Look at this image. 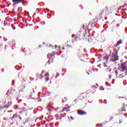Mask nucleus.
<instances>
[{
    "mask_svg": "<svg viewBox=\"0 0 127 127\" xmlns=\"http://www.w3.org/2000/svg\"><path fill=\"white\" fill-rule=\"evenodd\" d=\"M114 8L113 7H106V8L103 10L102 13H105L106 15L110 14V13H112L113 12Z\"/></svg>",
    "mask_w": 127,
    "mask_h": 127,
    "instance_id": "1",
    "label": "nucleus"
},
{
    "mask_svg": "<svg viewBox=\"0 0 127 127\" xmlns=\"http://www.w3.org/2000/svg\"><path fill=\"white\" fill-rule=\"evenodd\" d=\"M55 54H48V58H49V61L47 63L48 64H50L51 62H53V59L55 58Z\"/></svg>",
    "mask_w": 127,
    "mask_h": 127,
    "instance_id": "2",
    "label": "nucleus"
},
{
    "mask_svg": "<svg viewBox=\"0 0 127 127\" xmlns=\"http://www.w3.org/2000/svg\"><path fill=\"white\" fill-rule=\"evenodd\" d=\"M122 71H127V61L121 64Z\"/></svg>",
    "mask_w": 127,
    "mask_h": 127,
    "instance_id": "3",
    "label": "nucleus"
},
{
    "mask_svg": "<svg viewBox=\"0 0 127 127\" xmlns=\"http://www.w3.org/2000/svg\"><path fill=\"white\" fill-rule=\"evenodd\" d=\"M103 69L105 70V71H106V72H110V71H111L110 66L106 65V63H104Z\"/></svg>",
    "mask_w": 127,
    "mask_h": 127,
    "instance_id": "4",
    "label": "nucleus"
},
{
    "mask_svg": "<svg viewBox=\"0 0 127 127\" xmlns=\"http://www.w3.org/2000/svg\"><path fill=\"white\" fill-rule=\"evenodd\" d=\"M127 75V71H124V70H121L119 74V77L120 78H124L125 76Z\"/></svg>",
    "mask_w": 127,
    "mask_h": 127,
    "instance_id": "5",
    "label": "nucleus"
},
{
    "mask_svg": "<svg viewBox=\"0 0 127 127\" xmlns=\"http://www.w3.org/2000/svg\"><path fill=\"white\" fill-rule=\"evenodd\" d=\"M119 60V56L117 55L113 54L112 56V61L113 62H116Z\"/></svg>",
    "mask_w": 127,
    "mask_h": 127,
    "instance_id": "6",
    "label": "nucleus"
},
{
    "mask_svg": "<svg viewBox=\"0 0 127 127\" xmlns=\"http://www.w3.org/2000/svg\"><path fill=\"white\" fill-rule=\"evenodd\" d=\"M77 113L80 116H86V115H87V112L82 110H78Z\"/></svg>",
    "mask_w": 127,
    "mask_h": 127,
    "instance_id": "7",
    "label": "nucleus"
},
{
    "mask_svg": "<svg viewBox=\"0 0 127 127\" xmlns=\"http://www.w3.org/2000/svg\"><path fill=\"white\" fill-rule=\"evenodd\" d=\"M24 0H12V2L14 3V5L15 4H18L20 2H23Z\"/></svg>",
    "mask_w": 127,
    "mask_h": 127,
    "instance_id": "8",
    "label": "nucleus"
},
{
    "mask_svg": "<svg viewBox=\"0 0 127 127\" xmlns=\"http://www.w3.org/2000/svg\"><path fill=\"white\" fill-rule=\"evenodd\" d=\"M122 43H123V40H119L116 45H115V47H118V46H119V45H120V44H122Z\"/></svg>",
    "mask_w": 127,
    "mask_h": 127,
    "instance_id": "9",
    "label": "nucleus"
},
{
    "mask_svg": "<svg viewBox=\"0 0 127 127\" xmlns=\"http://www.w3.org/2000/svg\"><path fill=\"white\" fill-rule=\"evenodd\" d=\"M84 34H79L78 38L79 39V40H83L84 39Z\"/></svg>",
    "mask_w": 127,
    "mask_h": 127,
    "instance_id": "10",
    "label": "nucleus"
},
{
    "mask_svg": "<svg viewBox=\"0 0 127 127\" xmlns=\"http://www.w3.org/2000/svg\"><path fill=\"white\" fill-rule=\"evenodd\" d=\"M70 108H71V106H68L67 107H64L63 108V110H62V113H64L65 111H66V110H68V109H70Z\"/></svg>",
    "mask_w": 127,
    "mask_h": 127,
    "instance_id": "11",
    "label": "nucleus"
},
{
    "mask_svg": "<svg viewBox=\"0 0 127 127\" xmlns=\"http://www.w3.org/2000/svg\"><path fill=\"white\" fill-rule=\"evenodd\" d=\"M19 110H20L21 112H26L28 109H26L25 107H21L19 108Z\"/></svg>",
    "mask_w": 127,
    "mask_h": 127,
    "instance_id": "12",
    "label": "nucleus"
},
{
    "mask_svg": "<svg viewBox=\"0 0 127 127\" xmlns=\"http://www.w3.org/2000/svg\"><path fill=\"white\" fill-rule=\"evenodd\" d=\"M119 115H124V112H125V109H120L119 110Z\"/></svg>",
    "mask_w": 127,
    "mask_h": 127,
    "instance_id": "13",
    "label": "nucleus"
},
{
    "mask_svg": "<svg viewBox=\"0 0 127 127\" xmlns=\"http://www.w3.org/2000/svg\"><path fill=\"white\" fill-rule=\"evenodd\" d=\"M71 37H72V38H73V41H77V39H78V37H76V36H75V34L72 35Z\"/></svg>",
    "mask_w": 127,
    "mask_h": 127,
    "instance_id": "14",
    "label": "nucleus"
},
{
    "mask_svg": "<svg viewBox=\"0 0 127 127\" xmlns=\"http://www.w3.org/2000/svg\"><path fill=\"white\" fill-rule=\"evenodd\" d=\"M10 105H4L3 107L0 108V110H3L4 108H6V109H8V107H9Z\"/></svg>",
    "mask_w": 127,
    "mask_h": 127,
    "instance_id": "15",
    "label": "nucleus"
},
{
    "mask_svg": "<svg viewBox=\"0 0 127 127\" xmlns=\"http://www.w3.org/2000/svg\"><path fill=\"white\" fill-rule=\"evenodd\" d=\"M127 106V105H126V106L125 105V104H123V106L122 107V108L121 109H123V110H125V112H126V107Z\"/></svg>",
    "mask_w": 127,
    "mask_h": 127,
    "instance_id": "16",
    "label": "nucleus"
},
{
    "mask_svg": "<svg viewBox=\"0 0 127 127\" xmlns=\"http://www.w3.org/2000/svg\"><path fill=\"white\" fill-rule=\"evenodd\" d=\"M104 60H105V61H106V62H108V61L109 60V57L108 56H105L104 58Z\"/></svg>",
    "mask_w": 127,
    "mask_h": 127,
    "instance_id": "17",
    "label": "nucleus"
},
{
    "mask_svg": "<svg viewBox=\"0 0 127 127\" xmlns=\"http://www.w3.org/2000/svg\"><path fill=\"white\" fill-rule=\"evenodd\" d=\"M16 118H17V114H14L12 117V120H14Z\"/></svg>",
    "mask_w": 127,
    "mask_h": 127,
    "instance_id": "18",
    "label": "nucleus"
},
{
    "mask_svg": "<svg viewBox=\"0 0 127 127\" xmlns=\"http://www.w3.org/2000/svg\"><path fill=\"white\" fill-rule=\"evenodd\" d=\"M80 53H81V51L78 49V51L76 52V54L77 55H80Z\"/></svg>",
    "mask_w": 127,
    "mask_h": 127,
    "instance_id": "19",
    "label": "nucleus"
},
{
    "mask_svg": "<svg viewBox=\"0 0 127 127\" xmlns=\"http://www.w3.org/2000/svg\"><path fill=\"white\" fill-rule=\"evenodd\" d=\"M86 27H87L86 26H85V25H83L82 26V29H83V30H86V29H87L86 28Z\"/></svg>",
    "mask_w": 127,
    "mask_h": 127,
    "instance_id": "20",
    "label": "nucleus"
},
{
    "mask_svg": "<svg viewBox=\"0 0 127 127\" xmlns=\"http://www.w3.org/2000/svg\"><path fill=\"white\" fill-rule=\"evenodd\" d=\"M63 101H64V102H67V101H68L67 97H64L63 99Z\"/></svg>",
    "mask_w": 127,
    "mask_h": 127,
    "instance_id": "21",
    "label": "nucleus"
},
{
    "mask_svg": "<svg viewBox=\"0 0 127 127\" xmlns=\"http://www.w3.org/2000/svg\"><path fill=\"white\" fill-rule=\"evenodd\" d=\"M118 99H125V100H127V98H126V97H118Z\"/></svg>",
    "mask_w": 127,
    "mask_h": 127,
    "instance_id": "22",
    "label": "nucleus"
},
{
    "mask_svg": "<svg viewBox=\"0 0 127 127\" xmlns=\"http://www.w3.org/2000/svg\"><path fill=\"white\" fill-rule=\"evenodd\" d=\"M46 82H47V81H49V77H47L45 80Z\"/></svg>",
    "mask_w": 127,
    "mask_h": 127,
    "instance_id": "23",
    "label": "nucleus"
},
{
    "mask_svg": "<svg viewBox=\"0 0 127 127\" xmlns=\"http://www.w3.org/2000/svg\"><path fill=\"white\" fill-rule=\"evenodd\" d=\"M103 103L104 104H107V100H104Z\"/></svg>",
    "mask_w": 127,
    "mask_h": 127,
    "instance_id": "24",
    "label": "nucleus"
},
{
    "mask_svg": "<svg viewBox=\"0 0 127 127\" xmlns=\"http://www.w3.org/2000/svg\"><path fill=\"white\" fill-rule=\"evenodd\" d=\"M49 74V73H46V74L44 75V76H45V77H46V76L48 75Z\"/></svg>",
    "mask_w": 127,
    "mask_h": 127,
    "instance_id": "25",
    "label": "nucleus"
},
{
    "mask_svg": "<svg viewBox=\"0 0 127 127\" xmlns=\"http://www.w3.org/2000/svg\"><path fill=\"white\" fill-rule=\"evenodd\" d=\"M115 73H116V74H119V72H118V70H116V71H115Z\"/></svg>",
    "mask_w": 127,
    "mask_h": 127,
    "instance_id": "26",
    "label": "nucleus"
},
{
    "mask_svg": "<svg viewBox=\"0 0 127 127\" xmlns=\"http://www.w3.org/2000/svg\"><path fill=\"white\" fill-rule=\"evenodd\" d=\"M62 50H64L65 49V48L64 47H63V48H62Z\"/></svg>",
    "mask_w": 127,
    "mask_h": 127,
    "instance_id": "27",
    "label": "nucleus"
},
{
    "mask_svg": "<svg viewBox=\"0 0 127 127\" xmlns=\"http://www.w3.org/2000/svg\"><path fill=\"white\" fill-rule=\"evenodd\" d=\"M40 76H41V77H42V78H43V75H42L40 74Z\"/></svg>",
    "mask_w": 127,
    "mask_h": 127,
    "instance_id": "28",
    "label": "nucleus"
},
{
    "mask_svg": "<svg viewBox=\"0 0 127 127\" xmlns=\"http://www.w3.org/2000/svg\"><path fill=\"white\" fill-rule=\"evenodd\" d=\"M19 119H20V120H22V118H21V117L20 116L19 117Z\"/></svg>",
    "mask_w": 127,
    "mask_h": 127,
    "instance_id": "29",
    "label": "nucleus"
},
{
    "mask_svg": "<svg viewBox=\"0 0 127 127\" xmlns=\"http://www.w3.org/2000/svg\"><path fill=\"white\" fill-rule=\"evenodd\" d=\"M0 46H2V44H0Z\"/></svg>",
    "mask_w": 127,
    "mask_h": 127,
    "instance_id": "30",
    "label": "nucleus"
},
{
    "mask_svg": "<svg viewBox=\"0 0 127 127\" xmlns=\"http://www.w3.org/2000/svg\"><path fill=\"white\" fill-rule=\"evenodd\" d=\"M70 119H71V120H73V117H71Z\"/></svg>",
    "mask_w": 127,
    "mask_h": 127,
    "instance_id": "31",
    "label": "nucleus"
},
{
    "mask_svg": "<svg viewBox=\"0 0 127 127\" xmlns=\"http://www.w3.org/2000/svg\"><path fill=\"white\" fill-rule=\"evenodd\" d=\"M125 116H127V114H126L125 115Z\"/></svg>",
    "mask_w": 127,
    "mask_h": 127,
    "instance_id": "32",
    "label": "nucleus"
},
{
    "mask_svg": "<svg viewBox=\"0 0 127 127\" xmlns=\"http://www.w3.org/2000/svg\"><path fill=\"white\" fill-rule=\"evenodd\" d=\"M24 106H26V104H25V103L24 104Z\"/></svg>",
    "mask_w": 127,
    "mask_h": 127,
    "instance_id": "33",
    "label": "nucleus"
},
{
    "mask_svg": "<svg viewBox=\"0 0 127 127\" xmlns=\"http://www.w3.org/2000/svg\"><path fill=\"white\" fill-rule=\"evenodd\" d=\"M96 85L98 86V84L97 83H96Z\"/></svg>",
    "mask_w": 127,
    "mask_h": 127,
    "instance_id": "34",
    "label": "nucleus"
},
{
    "mask_svg": "<svg viewBox=\"0 0 127 127\" xmlns=\"http://www.w3.org/2000/svg\"><path fill=\"white\" fill-rule=\"evenodd\" d=\"M9 104V102H8V104Z\"/></svg>",
    "mask_w": 127,
    "mask_h": 127,
    "instance_id": "35",
    "label": "nucleus"
},
{
    "mask_svg": "<svg viewBox=\"0 0 127 127\" xmlns=\"http://www.w3.org/2000/svg\"><path fill=\"white\" fill-rule=\"evenodd\" d=\"M115 69H117V67H115Z\"/></svg>",
    "mask_w": 127,
    "mask_h": 127,
    "instance_id": "36",
    "label": "nucleus"
},
{
    "mask_svg": "<svg viewBox=\"0 0 127 127\" xmlns=\"http://www.w3.org/2000/svg\"><path fill=\"white\" fill-rule=\"evenodd\" d=\"M55 46H56V47H57V45H56Z\"/></svg>",
    "mask_w": 127,
    "mask_h": 127,
    "instance_id": "37",
    "label": "nucleus"
}]
</instances>
